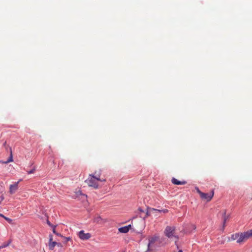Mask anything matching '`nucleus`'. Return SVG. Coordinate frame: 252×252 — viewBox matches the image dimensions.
Instances as JSON below:
<instances>
[{"label":"nucleus","mask_w":252,"mask_h":252,"mask_svg":"<svg viewBox=\"0 0 252 252\" xmlns=\"http://www.w3.org/2000/svg\"><path fill=\"white\" fill-rule=\"evenodd\" d=\"M3 218H4L5 220H6L7 221H8V222H11V221H12V220H11L10 219H9V218H7V217H5V216H4V217H3Z\"/></svg>","instance_id":"obj_20"},{"label":"nucleus","mask_w":252,"mask_h":252,"mask_svg":"<svg viewBox=\"0 0 252 252\" xmlns=\"http://www.w3.org/2000/svg\"><path fill=\"white\" fill-rule=\"evenodd\" d=\"M35 168H33V169H32L31 170L28 171V173L29 174L33 173L35 172Z\"/></svg>","instance_id":"obj_19"},{"label":"nucleus","mask_w":252,"mask_h":252,"mask_svg":"<svg viewBox=\"0 0 252 252\" xmlns=\"http://www.w3.org/2000/svg\"><path fill=\"white\" fill-rule=\"evenodd\" d=\"M11 243V241H8V242H4L3 243L1 246H0V247L2 248H4L5 247H7V246H8L9 245V244H10Z\"/></svg>","instance_id":"obj_16"},{"label":"nucleus","mask_w":252,"mask_h":252,"mask_svg":"<svg viewBox=\"0 0 252 252\" xmlns=\"http://www.w3.org/2000/svg\"><path fill=\"white\" fill-rule=\"evenodd\" d=\"M172 183L175 185H185L187 183L186 181H179L176 178H172Z\"/></svg>","instance_id":"obj_13"},{"label":"nucleus","mask_w":252,"mask_h":252,"mask_svg":"<svg viewBox=\"0 0 252 252\" xmlns=\"http://www.w3.org/2000/svg\"><path fill=\"white\" fill-rule=\"evenodd\" d=\"M168 210L164 209V210H158L154 208H150L148 209L146 213V216L151 215L152 214L155 215V216H158V214L161 212L163 213H166L168 212Z\"/></svg>","instance_id":"obj_5"},{"label":"nucleus","mask_w":252,"mask_h":252,"mask_svg":"<svg viewBox=\"0 0 252 252\" xmlns=\"http://www.w3.org/2000/svg\"><path fill=\"white\" fill-rule=\"evenodd\" d=\"M130 227L131 225H128L127 226L122 227L119 228V231L121 233H126L129 231Z\"/></svg>","instance_id":"obj_11"},{"label":"nucleus","mask_w":252,"mask_h":252,"mask_svg":"<svg viewBox=\"0 0 252 252\" xmlns=\"http://www.w3.org/2000/svg\"><path fill=\"white\" fill-rule=\"evenodd\" d=\"M164 233L168 238L174 241L175 243H177L179 238L175 233V227L167 226L165 229Z\"/></svg>","instance_id":"obj_2"},{"label":"nucleus","mask_w":252,"mask_h":252,"mask_svg":"<svg viewBox=\"0 0 252 252\" xmlns=\"http://www.w3.org/2000/svg\"><path fill=\"white\" fill-rule=\"evenodd\" d=\"M47 224H48L50 226L52 227H53V228H54V225H52V224H51V223L49 220H47Z\"/></svg>","instance_id":"obj_21"},{"label":"nucleus","mask_w":252,"mask_h":252,"mask_svg":"<svg viewBox=\"0 0 252 252\" xmlns=\"http://www.w3.org/2000/svg\"><path fill=\"white\" fill-rule=\"evenodd\" d=\"M159 237L158 236L154 235L148 237V239L146 241L151 251L154 250L156 248V242L158 240Z\"/></svg>","instance_id":"obj_3"},{"label":"nucleus","mask_w":252,"mask_h":252,"mask_svg":"<svg viewBox=\"0 0 252 252\" xmlns=\"http://www.w3.org/2000/svg\"><path fill=\"white\" fill-rule=\"evenodd\" d=\"M150 251H151V250H150L146 241L143 242L140 244L139 252H148Z\"/></svg>","instance_id":"obj_7"},{"label":"nucleus","mask_w":252,"mask_h":252,"mask_svg":"<svg viewBox=\"0 0 252 252\" xmlns=\"http://www.w3.org/2000/svg\"><path fill=\"white\" fill-rule=\"evenodd\" d=\"M101 220L100 217H97L95 219V221L98 222Z\"/></svg>","instance_id":"obj_24"},{"label":"nucleus","mask_w":252,"mask_h":252,"mask_svg":"<svg viewBox=\"0 0 252 252\" xmlns=\"http://www.w3.org/2000/svg\"><path fill=\"white\" fill-rule=\"evenodd\" d=\"M19 182L18 181L17 182L15 183L13 185H10V187H9V193L11 194H12L15 193L16 190L18 189V185L19 184Z\"/></svg>","instance_id":"obj_10"},{"label":"nucleus","mask_w":252,"mask_h":252,"mask_svg":"<svg viewBox=\"0 0 252 252\" xmlns=\"http://www.w3.org/2000/svg\"><path fill=\"white\" fill-rule=\"evenodd\" d=\"M222 218H223V228H224V226H225V224L227 220H228L229 216V215H226V210H223L222 211Z\"/></svg>","instance_id":"obj_12"},{"label":"nucleus","mask_w":252,"mask_h":252,"mask_svg":"<svg viewBox=\"0 0 252 252\" xmlns=\"http://www.w3.org/2000/svg\"><path fill=\"white\" fill-rule=\"evenodd\" d=\"M178 252H183L182 250H179Z\"/></svg>","instance_id":"obj_28"},{"label":"nucleus","mask_w":252,"mask_h":252,"mask_svg":"<svg viewBox=\"0 0 252 252\" xmlns=\"http://www.w3.org/2000/svg\"><path fill=\"white\" fill-rule=\"evenodd\" d=\"M65 239V242H67L68 241H70L71 240V238L70 237H64Z\"/></svg>","instance_id":"obj_23"},{"label":"nucleus","mask_w":252,"mask_h":252,"mask_svg":"<svg viewBox=\"0 0 252 252\" xmlns=\"http://www.w3.org/2000/svg\"><path fill=\"white\" fill-rule=\"evenodd\" d=\"M12 161H13V158H12V154L11 153L10 157H9V159L7 161H4V162L0 161V162L6 164V163H8Z\"/></svg>","instance_id":"obj_15"},{"label":"nucleus","mask_w":252,"mask_h":252,"mask_svg":"<svg viewBox=\"0 0 252 252\" xmlns=\"http://www.w3.org/2000/svg\"><path fill=\"white\" fill-rule=\"evenodd\" d=\"M56 246H57L58 247H62V245L60 243H57V244Z\"/></svg>","instance_id":"obj_25"},{"label":"nucleus","mask_w":252,"mask_h":252,"mask_svg":"<svg viewBox=\"0 0 252 252\" xmlns=\"http://www.w3.org/2000/svg\"><path fill=\"white\" fill-rule=\"evenodd\" d=\"M78 236L82 240H88L91 237V234L90 233H85L84 230L79 231Z\"/></svg>","instance_id":"obj_6"},{"label":"nucleus","mask_w":252,"mask_h":252,"mask_svg":"<svg viewBox=\"0 0 252 252\" xmlns=\"http://www.w3.org/2000/svg\"><path fill=\"white\" fill-rule=\"evenodd\" d=\"M243 241L244 242L249 238L252 237V229L248 230L246 232L241 233Z\"/></svg>","instance_id":"obj_9"},{"label":"nucleus","mask_w":252,"mask_h":252,"mask_svg":"<svg viewBox=\"0 0 252 252\" xmlns=\"http://www.w3.org/2000/svg\"><path fill=\"white\" fill-rule=\"evenodd\" d=\"M0 216L2 217L3 218V217H4L2 214H0Z\"/></svg>","instance_id":"obj_26"},{"label":"nucleus","mask_w":252,"mask_h":252,"mask_svg":"<svg viewBox=\"0 0 252 252\" xmlns=\"http://www.w3.org/2000/svg\"><path fill=\"white\" fill-rule=\"evenodd\" d=\"M57 243L55 241L52 242L51 243H49L48 246L49 249L50 250H53L54 249L55 247L57 245Z\"/></svg>","instance_id":"obj_14"},{"label":"nucleus","mask_w":252,"mask_h":252,"mask_svg":"<svg viewBox=\"0 0 252 252\" xmlns=\"http://www.w3.org/2000/svg\"><path fill=\"white\" fill-rule=\"evenodd\" d=\"M231 239L232 240H236L238 243L243 242V239L241 233H235L231 235Z\"/></svg>","instance_id":"obj_8"},{"label":"nucleus","mask_w":252,"mask_h":252,"mask_svg":"<svg viewBox=\"0 0 252 252\" xmlns=\"http://www.w3.org/2000/svg\"><path fill=\"white\" fill-rule=\"evenodd\" d=\"M52 242H54L53 241V235L50 234V235H49V243H51Z\"/></svg>","instance_id":"obj_18"},{"label":"nucleus","mask_w":252,"mask_h":252,"mask_svg":"<svg viewBox=\"0 0 252 252\" xmlns=\"http://www.w3.org/2000/svg\"><path fill=\"white\" fill-rule=\"evenodd\" d=\"M4 199V196L3 195H0V203Z\"/></svg>","instance_id":"obj_22"},{"label":"nucleus","mask_w":252,"mask_h":252,"mask_svg":"<svg viewBox=\"0 0 252 252\" xmlns=\"http://www.w3.org/2000/svg\"><path fill=\"white\" fill-rule=\"evenodd\" d=\"M197 191L200 195V197L202 199L206 200L207 201H210L214 194L213 190H212L210 193H203L201 192L198 189H197Z\"/></svg>","instance_id":"obj_4"},{"label":"nucleus","mask_w":252,"mask_h":252,"mask_svg":"<svg viewBox=\"0 0 252 252\" xmlns=\"http://www.w3.org/2000/svg\"><path fill=\"white\" fill-rule=\"evenodd\" d=\"M105 179L100 178V173L95 172L94 174L89 175L85 183L89 186L97 189L99 188V183L105 182Z\"/></svg>","instance_id":"obj_1"},{"label":"nucleus","mask_w":252,"mask_h":252,"mask_svg":"<svg viewBox=\"0 0 252 252\" xmlns=\"http://www.w3.org/2000/svg\"><path fill=\"white\" fill-rule=\"evenodd\" d=\"M55 227H56V226H54V228H53V233L57 235V236L63 237L62 235L61 234H60V233H58L57 232H56V231L55 230Z\"/></svg>","instance_id":"obj_17"},{"label":"nucleus","mask_w":252,"mask_h":252,"mask_svg":"<svg viewBox=\"0 0 252 252\" xmlns=\"http://www.w3.org/2000/svg\"><path fill=\"white\" fill-rule=\"evenodd\" d=\"M139 210L140 212H143V211H142L141 209H139Z\"/></svg>","instance_id":"obj_27"}]
</instances>
